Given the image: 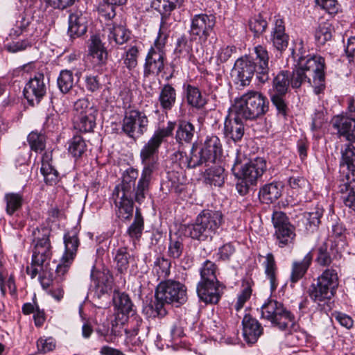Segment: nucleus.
I'll return each instance as SVG.
<instances>
[{"mask_svg":"<svg viewBox=\"0 0 355 355\" xmlns=\"http://www.w3.org/2000/svg\"><path fill=\"white\" fill-rule=\"evenodd\" d=\"M254 55H244L236 60L232 69L233 83L239 89L250 85L254 74L259 83L264 84L269 78V55L266 48L257 45L254 48Z\"/></svg>","mask_w":355,"mask_h":355,"instance_id":"1","label":"nucleus"},{"mask_svg":"<svg viewBox=\"0 0 355 355\" xmlns=\"http://www.w3.org/2000/svg\"><path fill=\"white\" fill-rule=\"evenodd\" d=\"M33 241L35 247L31 263L26 268V272L31 279L40 274V281L44 289L53 284V274L49 271V261L51 257L49 230L46 227L36 228L33 231Z\"/></svg>","mask_w":355,"mask_h":355,"instance_id":"2","label":"nucleus"},{"mask_svg":"<svg viewBox=\"0 0 355 355\" xmlns=\"http://www.w3.org/2000/svg\"><path fill=\"white\" fill-rule=\"evenodd\" d=\"M326 67L315 66L312 61L303 60L293 64V71H289V81L293 89H299L308 83L313 87L315 94H320L325 89Z\"/></svg>","mask_w":355,"mask_h":355,"instance_id":"3","label":"nucleus"},{"mask_svg":"<svg viewBox=\"0 0 355 355\" xmlns=\"http://www.w3.org/2000/svg\"><path fill=\"white\" fill-rule=\"evenodd\" d=\"M223 223L221 211L204 209L198 215L194 223L187 226L185 231L193 239L205 241L212 239Z\"/></svg>","mask_w":355,"mask_h":355,"instance_id":"4","label":"nucleus"},{"mask_svg":"<svg viewBox=\"0 0 355 355\" xmlns=\"http://www.w3.org/2000/svg\"><path fill=\"white\" fill-rule=\"evenodd\" d=\"M155 295V309L158 315H164L166 313L164 304H175L178 306L187 302V287L179 281L165 280L157 285Z\"/></svg>","mask_w":355,"mask_h":355,"instance_id":"5","label":"nucleus"},{"mask_svg":"<svg viewBox=\"0 0 355 355\" xmlns=\"http://www.w3.org/2000/svg\"><path fill=\"white\" fill-rule=\"evenodd\" d=\"M261 318L270 322L272 327L288 332L296 329L294 314L282 302L268 299L261 306Z\"/></svg>","mask_w":355,"mask_h":355,"instance_id":"6","label":"nucleus"},{"mask_svg":"<svg viewBox=\"0 0 355 355\" xmlns=\"http://www.w3.org/2000/svg\"><path fill=\"white\" fill-rule=\"evenodd\" d=\"M162 142L153 135L141 149L140 159L143 169L139 179V191L146 189L149 179H152L153 173L158 168L159 148Z\"/></svg>","mask_w":355,"mask_h":355,"instance_id":"7","label":"nucleus"},{"mask_svg":"<svg viewBox=\"0 0 355 355\" xmlns=\"http://www.w3.org/2000/svg\"><path fill=\"white\" fill-rule=\"evenodd\" d=\"M267 168L266 161L261 157H257L245 164L241 168V177L236 188L241 196L246 195L251 186L257 184Z\"/></svg>","mask_w":355,"mask_h":355,"instance_id":"8","label":"nucleus"},{"mask_svg":"<svg viewBox=\"0 0 355 355\" xmlns=\"http://www.w3.org/2000/svg\"><path fill=\"white\" fill-rule=\"evenodd\" d=\"M216 25L215 13L209 12L191 15L188 33L200 42L205 43L214 33Z\"/></svg>","mask_w":355,"mask_h":355,"instance_id":"9","label":"nucleus"},{"mask_svg":"<svg viewBox=\"0 0 355 355\" xmlns=\"http://www.w3.org/2000/svg\"><path fill=\"white\" fill-rule=\"evenodd\" d=\"M272 221L275 229L274 236L277 245L284 248L293 245L296 236L295 228L291 224L286 214L282 211L274 212Z\"/></svg>","mask_w":355,"mask_h":355,"instance_id":"10","label":"nucleus"},{"mask_svg":"<svg viewBox=\"0 0 355 355\" xmlns=\"http://www.w3.org/2000/svg\"><path fill=\"white\" fill-rule=\"evenodd\" d=\"M138 176V170L132 167H130L123 173L121 183L116 186V187H119V193H124L128 196H134L135 201L141 204L146 198V196L148 192L151 179H149L146 189L139 191L138 190L139 181L137 182V185L135 184Z\"/></svg>","mask_w":355,"mask_h":355,"instance_id":"11","label":"nucleus"},{"mask_svg":"<svg viewBox=\"0 0 355 355\" xmlns=\"http://www.w3.org/2000/svg\"><path fill=\"white\" fill-rule=\"evenodd\" d=\"M289 40L290 36L286 31L284 18L280 15H275L271 24L268 42L272 44L275 51L282 54L288 48Z\"/></svg>","mask_w":355,"mask_h":355,"instance_id":"12","label":"nucleus"},{"mask_svg":"<svg viewBox=\"0 0 355 355\" xmlns=\"http://www.w3.org/2000/svg\"><path fill=\"white\" fill-rule=\"evenodd\" d=\"M289 71H280L272 80L273 94H271V102L277 111H286L287 105L284 97L288 92L291 83Z\"/></svg>","mask_w":355,"mask_h":355,"instance_id":"13","label":"nucleus"},{"mask_svg":"<svg viewBox=\"0 0 355 355\" xmlns=\"http://www.w3.org/2000/svg\"><path fill=\"white\" fill-rule=\"evenodd\" d=\"M23 93L30 105L35 106L39 104L46 94L44 73H35L33 77H31L26 84Z\"/></svg>","mask_w":355,"mask_h":355,"instance_id":"14","label":"nucleus"},{"mask_svg":"<svg viewBox=\"0 0 355 355\" xmlns=\"http://www.w3.org/2000/svg\"><path fill=\"white\" fill-rule=\"evenodd\" d=\"M173 160L177 162L181 168H194L204 165L209 166L210 162L204 155L198 145L193 144L189 154L177 151L173 155Z\"/></svg>","mask_w":355,"mask_h":355,"instance_id":"15","label":"nucleus"},{"mask_svg":"<svg viewBox=\"0 0 355 355\" xmlns=\"http://www.w3.org/2000/svg\"><path fill=\"white\" fill-rule=\"evenodd\" d=\"M148 123L144 112H125L122 130L129 137L136 139L146 130Z\"/></svg>","mask_w":355,"mask_h":355,"instance_id":"16","label":"nucleus"},{"mask_svg":"<svg viewBox=\"0 0 355 355\" xmlns=\"http://www.w3.org/2000/svg\"><path fill=\"white\" fill-rule=\"evenodd\" d=\"M197 39L191 35L183 33L176 39L173 53L178 59L184 58L188 62L198 65L199 62L193 53V42Z\"/></svg>","mask_w":355,"mask_h":355,"instance_id":"17","label":"nucleus"},{"mask_svg":"<svg viewBox=\"0 0 355 355\" xmlns=\"http://www.w3.org/2000/svg\"><path fill=\"white\" fill-rule=\"evenodd\" d=\"M116 216L122 220H130L133 214L134 196L119 193V187H115L112 193Z\"/></svg>","mask_w":355,"mask_h":355,"instance_id":"18","label":"nucleus"},{"mask_svg":"<svg viewBox=\"0 0 355 355\" xmlns=\"http://www.w3.org/2000/svg\"><path fill=\"white\" fill-rule=\"evenodd\" d=\"M166 61V55L159 54L154 50L148 51L144 64V77L148 78L150 76H159L164 72Z\"/></svg>","mask_w":355,"mask_h":355,"instance_id":"19","label":"nucleus"},{"mask_svg":"<svg viewBox=\"0 0 355 355\" xmlns=\"http://www.w3.org/2000/svg\"><path fill=\"white\" fill-rule=\"evenodd\" d=\"M89 17L87 12L75 10L69 14L68 35L71 38L80 37L85 35L88 28Z\"/></svg>","mask_w":355,"mask_h":355,"instance_id":"20","label":"nucleus"},{"mask_svg":"<svg viewBox=\"0 0 355 355\" xmlns=\"http://www.w3.org/2000/svg\"><path fill=\"white\" fill-rule=\"evenodd\" d=\"M338 180H350L355 175V148L350 144L342 150Z\"/></svg>","mask_w":355,"mask_h":355,"instance_id":"21","label":"nucleus"},{"mask_svg":"<svg viewBox=\"0 0 355 355\" xmlns=\"http://www.w3.org/2000/svg\"><path fill=\"white\" fill-rule=\"evenodd\" d=\"M331 123L340 136L345 137L348 141H355V119L342 112L334 116Z\"/></svg>","mask_w":355,"mask_h":355,"instance_id":"22","label":"nucleus"},{"mask_svg":"<svg viewBox=\"0 0 355 355\" xmlns=\"http://www.w3.org/2000/svg\"><path fill=\"white\" fill-rule=\"evenodd\" d=\"M238 103L237 111H268V98L257 92L249 96H243Z\"/></svg>","mask_w":355,"mask_h":355,"instance_id":"23","label":"nucleus"},{"mask_svg":"<svg viewBox=\"0 0 355 355\" xmlns=\"http://www.w3.org/2000/svg\"><path fill=\"white\" fill-rule=\"evenodd\" d=\"M243 336L249 344L255 343L263 334V329L261 323L249 314H245L242 320Z\"/></svg>","mask_w":355,"mask_h":355,"instance_id":"24","label":"nucleus"},{"mask_svg":"<svg viewBox=\"0 0 355 355\" xmlns=\"http://www.w3.org/2000/svg\"><path fill=\"white\" fill-rule=\"evenodd\" d=\"M220 284L216 282H198L197 294L199 298L205 303L216 304L221 297Z\"/></svg>","mask_w":355,"mask_h":355,"instance_id":"25","label":"nucleus"},{"mask_svg":"<svg viewBox=\"0 0 355 355\" xmlns=\"http://www.w3.org/2000/svg\"><path fill=\"white\" fill-rule=\"evenodd\" d=\"M284 187V183L280 181L266 184L260 188L259 198L263 203H273L282 196Z\"/></svg>","mask_w":355,"mask_h":355,"instance_id":"26","label":"nucleus"},{"mask_svg":"<svg viewBox=\"0 0 355 355\" xmlns=\"http://www.w3.org/2000/svg\"><path fill=\"white\" fill-rule=\"evenodd\" d=\"M182 89L184 99L191 107L200 110L207 103V100L202 96L198 87L184 83Z\"/></svg>","mask_w":355,"mask_h":355,"instance_id":"27","label":"nucleus"},{"mask_svg":"<svg viewBox=\"0 0 355 355\" xmlns=\"http://www.w3.org/2000/svg\"><path fill=\"white\" fill-rule=\"evenodd\" d=\"M225 131L234 141L241 140L244 134L241 116L229 112L225 121Z\"/></svg>","mask_w":355,"mask_h":355,"instance_id":"28","label":"nucleus"},{"mask_svg":"<svg viewBox=\"0 0 355 355\" xmlns=\"http://www.w3.org/2000/svg\"><path fill=\"white\" fill-rule=\"evenodd\" d=\"M90 277L99 295L107 293L112 289V277L107 270H98L94 266Z\"/></svg>","mask_w":355,"mask_h":355,"instance_id":"29","label":"nucleus"},{"mask_svg":"<svg viewBox=\"0 0 355 355\" xmlns=\"http://www.w3.org/2000/svg\"><path fill=\"white\" fill-rule=\"evenodd\" d=\"M184 0H154L151 6L160 14L162 25L166 24L171 12L177 8H180Z\"/></svg>","mask_w":355,"mask_h":355,"instance_id":"30","label":"nucleus"},{"mask_svg":"<svg viewBox=\"0 0 355 355\" xmlns=\"http://www.w3.org/2000/svg\"><path fill=\"white\" fill-rule=\"evenodd\" d=\"M199 147L210 164L215 163L218 157L222 153L220 139L218 137L214 135L207 137L205 142Z\"/></svg>","mask_w":355,"mask_h":355,"instance_id":"31","label":"nucleus"},{"mask_svg":"<svg viewBox=\"0 0 355 355\" xmlns=\"http://www.w3.org/2000/svg\"><path fill=\"white\" fill-rule=\"evenodd\" d=\"M334 243H324L318 248L316 262L322 266H329L334 261L340 257Z\"/></svg>","mask_w":355,"mask_h":355,"instance_id":"32","label":"nucleus"},{"mask_svg":"<svg viewBox=\"0 0 355 355\" xmlns=\"http://www.w3.org/2000/svg\"><path fill=\"white\" fill-rule=\"evenodd\" d=\"M336 265L333 264L331 268H327L323 270L317 278V282L336 294L339 284L338 272L335 268Z\"/></svg>","mask_w":355,"mask_h":355,"instance_id":"33","label":"nucleus"},{"mask_svg":"<svg viewBox=\"0 0 355 355\" xmlns=\"http://www.w3.org/2000/svg\"><path fill=\"white\" fill-rule=\"evenodd\" d=\"M308 294L310 298L319 306L328 304L335 294L318 282L310 285Z\"/></svg>","mask_w":355,"mask_h":355,"instance_id":"34","label":"nucleus"},{"mask_svg":"<svg viewBox=\"0 0 355 355\" xmlns=\"http://www.w3.org/2000/svg\"><path fill=\"white\" fill-rule=\"evenodd\" d=\"M248 26L254 39H259L268 28L267 17L263 12L252 15L248 21Z\"/></svg>","mask_w":355,"mask_h":355,"instance_id":"35","label":"nucleus"},{"mask_svg":"<svg viewBox=\"0 0 355 355\" xmlns=\"http://www.w3.org/2000/svg\"><path fill=\"white\" fill-rule=\"evenodd\" d=\"M299 47L295 50L292 49L291 55L294 60V64H298L299 60H303L304 62L309 60L315 62V66L326 67L325 59L324 57L318 54H311L306 51L303 46V42L299 44Z\"/></svg>","mask_w":355,"mask_h":355,"instance_id":"36","label":"nucleus"},{"mask_svg":"<svg viewBox=\"0 0 355 355\" xmlns=\"http://www.w3.org/2000/svg\"><path fill=\"white\" fill-rule=\"evenodd\" d=\"M340 192L345 194L343 197L345 206L355 211V175L350 180H338Z\"/></svg>","mask_w":355,"mask_h":355,"instance_id":"37","label":"nucleus"},{"mask_svg":"<svg viewBox=\"0 0 355 355\" xmlns=\"http://www.w3.org/2000/svg\"><path fill=\"white\" fill-rule=\"evenodd\" d=\"M312 259L313 254L309 252L302 261L293 263L290 277L291 283L295 284L304 277L312 262Z\"/></svg>","mask_w":355,"mask_h":355,"instance_id":"38","label":"nucleus"},{"mask_svg":"<svg viewBox=\"0 0 355 355\" xmlns=\"http://www.w3.org/2000/svg\"><path fill=\"white\" fill-rule=\"evenodd\" d=\"M41 173L46 184L53 185L58 180V172L51 164V154L45 153L42 156Z\"/></svg>","mask_w":355,"mask_h":355,"instance_id":"39","label":"nucleus"},{"mask_svg":"<svg viewBox=\"0 0 355 355\" xmlns=\"http://www.w3.org/2000/svg\"><path fill=\"white\" fill-rule=\"evenodd\" d=\"M64 243L65 246V252L63 254L64 259L68 261H72L79 245L78 234L75 230H72L64 234Z\"/></svg>","mask_w":355,"mask_h":355,"instance_id":"40","label":"nucleus"},{"mask_svg":"<svg viewBox=\"0 0 355 355\" xmlns=\"http://www.w3.org/2000/svg\"><path fill=\"white\" fill-rule=\"evenodd\" d=\"M225 182L224 168L220 166L210 167L205 171V182L207 184L220 187Z\"/></svg>","mask_w":355,"mask_h":355,"instance_id":"41","label":"nucleus"},{"mask_svg":"<svg viewBox=\"0 0 355 355\" xmlns=\"http://www.w3.org/2000/svg\"><path fill=\"white\" fill-rule=\"evenodd\" d=\"M265 274L270 281V289L272 291L276 290L278 282L277 280V265L275 257L272 253H268L266 256V260L263 262Z\"/></svg>","mask_w":355,"mask_h":355,"instance_id":"42","label":"nucleus"},{"mask_svg":"<svg viewBox=\"0 0 355 355\" xmlns=\"http://www.w3.org/2000/svg\"><path fill=\"white\" fill-rule=\"evenodd\" d=\"M176 100V91L170 84L167 83L161 89L159 101L162 107L164 110H171Z\"/></svg>","mask_w":355,"mask_h":355,"instance_id":"43","label":"nucleus"},{"mask_svg":"<svg viewBox=\"0 0 355 355\" xmlns=\"http://www.w3.org/2000/svg\"><path fill=\"white\" fill-rule=\"evenodd\" d=\"M73 73L69 69H62L57 78V87L62 94H68L73 87Z\"/></svg>","mask_w":355,"mask_h":355,"instance_id":"44","label":"nucleus"},{"mask_svg":"<svg viewBox=\"0 0 355 355\" xmlns=\"http://www.w3.org/2000/svg\"><path fill=\"white\" fill-rule=\"evenodd\" d=\"M116 268L121 273L127 271L130 263L135 262V257L129 253L127 248H119L115 256Z\"/></svg>","mask_w":355,"mask_h":355,"instance_id":"45","label":"nucleus"},{"mask_svg":"<svg viewBox=\"0 0 355 355\" xmlns=\"http://www.w3.org/2000/svg\"><path fill=\"white\" fill-rule=\"evenodd\" d=\"M332 26L329 22H322L315 31V40L318 45L323 46L332 39Z\"/></svg>","mask_w":355,"mask_h":355,"instance_id":"46","label":"nucleus"},{"mask_svg":"<svg viewBox=\"0 0 355 355\" xmlns=\"http://www.w3.org/2000/svg\"><path fill=\"white\" fill-rule=\"evenodd\" d=\"M131 31L125 26L113 24L109 37L113 38L116 44L122 45L130 39Z\"/></svg>","mask_w":355,"mask_h":355,"instance_id":"47","label":"nucleus"},{"mask_svg":"<svg viewBox=\"0 0 355 355\" xmlns=\"http://www.w3.org/2000/svg\"><path fill=\"white\" fill-rule=\"evenodd\" d=\"M288 183L293 193L300 196H304L310 190L309 182L302 176H291L289 178Z\"/></svg>","mask_w":355,"mask_h":355,"instance_id":"48","label":"nucleus"},{"mask_svg":"<svg viewBox=\"0 0 355 355\" xmlns=\"http://www.w3.org/2000/svg\"><path fill=\"white\" fill-rule=\"evenodd\" d=\"M4 200L6 203V213L12 216L15 211L19 210L23 204L24 199L22 195L17 193H8L5 195Z\"/></svg>","mask_w":355,"mask_h":355,"instance_id":"49","label":"nucleus"},{"mask_svg":"<svg viewBox=\"0 0 355 355\" xmlns=\"http://www.w3.org/2000/svg\"><path fill=\"white\" fill-rule=\"evenodd\" d=\"M83 79L86 89L91 93L99 92L103 87L105 78L101 75L87 73Z\"/></svg>","mask_w":355,"mask_h":355,"instance_id":"50","label":"nucleus"},{"mask_svg":"<svg viewBox=\"0 0 355 355\" xmlns=\"http://www.w3.org/2000/svg\"><path fill=\"white\" fill-rule=\"evenodd\" d=\"M144 227V220L139 209H136L133 223L127 230L128 234L132 238L139 239L142 235Z\"/></svg>","mask_w":355,"mask_h":355,"instance_id":"51","label":"nucleus"},{"mask_svg":"<svg viewBox=\"0 0 355 355\" xmlns=\"http://www.w3.org/2000/svg\"><path fill=\"white\" fill-rule=\"evenodd\" d=\"M216 266L211 261L207 260L204 262L200 269L201 279L199 282H218L216 277Z\"/></svg>","mask_w":355,"mask_h":355,"instance_id":"52","label":"nucleus"},{"mask_svg":"<svg viewBox=\"0 0 355 355\" xmlns=\"http://www.w3.org/2000/svg\"><path fill=\"white\" fill-rule=\"evenodd\" d=\"M171 262L169 259L163 257H158L154 262L153 271L159 279H165L170 275Z\"/></svg>","mask_w":355,"mask_h":355,"instance_id":"53","label":"nucleus"},{"mask_svg":"<svg viewBox=\"0 0 355 355\" xmlns=\"http://www.w3.org/2000/svg\"><path fill=\"white\" fill-rule=\"evenodd\" d=\"M116 308L123 314H128L132 311L133 304L129 296L125 293H119L114 297Z\"/></svg>","mask_w":355,"mask_h":355,"instance_id":"54","label":"nucleus"},{"mask_svg":"<svg viewBox=\"0 0 355 355\" xmlns=\"http://www.w3.org/2000/svg\"><path fill=\"white\" fill-rule=\"evenodd\" d=\"M193 134V125L189 122L181 121L176 132V139L179 142H189L192 139Z\"/></svg>","mask_w":355,"mask_h":355,"instance_id":"55","label":"nucleus"},{"mask_svg":"<svg viewBox=\"0 0 355 355\" xmlns=\"http://www.w3.org/2000/svg\"><path fill=\"white\" fill-rule=\"evenodd\" d=\"M184 243L182 238H171L168 243L167 254L174 260L179 259L184 252Z\"/></svg>","mask_w":355,"mask_h":355,"instance_id":"56","label":"nucleus"},{"mask_svg":"<svg viewBox=\"0 0 355 355\" xmlns=\"http://www.w3.org/2000/svg\"><path fill=\"white\" fill-rule=\"evenodd\" d=\"M24 10L28 15H31L36 21H39L43 17L45 8L42 0H31Z\"/></svg>","mask_w":355,"mask_h":355,"instance_id":"57","label":"nucleus"},{"mask_svg":"<svg viewBox=\"0 0 355 355\" xmlns=\"http://www.w3.org/2000/svg\"><path fill=\"white\" fill-rule=\"evenodd\" d=\"M139 49L136 46L130 47L123 55V64L128 71H132L138 64Z\"/></svg>","mask_w":355,"mask_h":355,"instance_id":"58","label":"nucleus"},{"mask_svg":"<svg viewBox=\"0 0 355 355\" xmlns=\"http://www.w3.org/2000/svg\"><path fill=\"white\" fill-rule=\"evenodd\" d=\"M34 44L35 42L32 39L25 38L24 40L8 42L5 46V49L9 53H16L31 48Z\"/></svg>","mask_w":355,"mask_h":355,"instance_id":"59","label":"nucleus"},{"mask_svg":"<svg viewBox=\"0 0 355 355\" xmlns=\"http://www.w3.org/2000/svg\"><path fill=\"white\" fill-rule=\"evenodd\" d=\"M87 145L80 135L74 136L69 143V152L75 157H80L86 151Z\"/></svg>","mask_w":355,"mask_h":355,"instance_id":"60","label":"nucleus"},{"mask_svg":"<svg viewBox=\"0 0 355 355\" xmlns=\"http://www.w3.org/2000/svg\"><path fill=\"white\" fill-rule=\"evenodd\" d=\"M166 24L162 25V20L160 21L159 29L157 33V36L154 41L153 45L150 46L148 51H153L159 54L166 55L165 46L167 41L168 36L164 35L162 28L164 27Z\"/></svg>","mask_w":355,"mask_h":355,"instance_id":"61","label":"nucleus"},{"mask_svg":"<svg viewBox=\"0 0 355 355\" xmlns=\"http://www.w3.org/2000/svg\"><path fill=\"white\" fill-rule=\"evenodd\" d=\"M314 3L315 7L331 15L338 14L340 8L338 0H314Z\"/></svg>","mask_w":355,"mask_h":355,"instance_id":"62","label":"nucleus"},{"mask_svg":"<svg viewBox=\"0 0 355 355\" xmlns=\"http://www.w3.org/2000/svg\"><path fill=\"white\" fill-rule=\"evenodd\" d=\"M28 142L31 150L37 152L45 148V137L37 131H32L28 136Z\"/></svg>","mask_w":355,"mask_h":355,"instance_id":"63","label":"nucleus"},{"mask_svg":"<svg viewBox=\"0 0 355 355\" xmlns=\"http://www.w3.org/2000/svg\"><path fill=\"white\" fill-rule=\"evenodd\" d=\"M76 128L81 132H91L95 126V117L93 114L82 115L75 122Z\"/></svg>","mask_w":355,"mask_h":355,"instance_id":"64","label":"nucleus"}]
</instances>
